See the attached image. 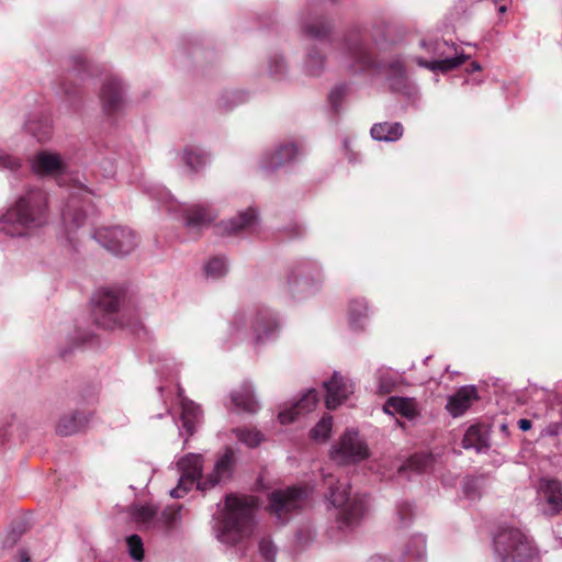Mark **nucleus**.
I'll list each match as a JSON object with an SVG mask.
<instances>
[{"instance_id":"obj_1","label":"nucleus","mask_w":562,"mask_h":562,"mask_svg":"<svg viewBox=\"0 0 562 562\" xmlns=\"http://www.w3.org/2000/svg\"><path fill=\"white\" fill-rule=\"evenodd\" d=\"M48 215L47 193L29 188L0 215V232L12 238L30 237L48 223Z\"/></svg>"},{"instance_id":"obj_2","label":"nucleus","mask_w":562,"mask_h":562,"mask_svg":"<svg viewBox=\"0 0 562 562\" xmlns=\"http://www.w3.org/2000/svg\"><path fill=\"white\" fill-rule=\"evenodd\" d=\"M213 516V531L222 543L236 546L254 530L257 501L252 496L227 495L224 504H218Z\"/></svg>"},{"instance_id":"obj_3","label":"nucleus","mask_w":562,"mask_h":562,"mask_svg":"<svg viewBox=\"0 0 562 562\" xmlns=\"http://www.w3.org/2000/svg\"><path fill=\"white\" fill-rule=\"evenodd\" d=\"M177 467L180 477L177 487L170 491V496L181 498L194 485H196L198 490L206 491L229 479L235 468V454L231 448H227L215 462L213 471L204 480L202 477V454L188 453L179 459Z\"/></svg>"},{"instance_id":"obj_4","label":"nucleus","mask_w":562,"mask_h":562,"mask_svg":"<svg viewBox=\"0 0 562 562\" xmlns=\"http://www.w3.org/2000/svg\"><path fill=\"white\" fill-rule=\"evenodd\" d=\"M279 329L278 314L263 305L236 312L228 324L229 335L235 339L244 338L250 330L256 347L274 338Z\"/></svg>"},{"instance_id":"obj_5","label":"nucleus","mask_w":562,"mask_h":562,"mask_svg":"<svg viewBox=\"0 0 562 562\" xmlns=\"http://www.w3.org/2000/svg\"><path fill=\"white\" fill-rule=\"evenodd\" d=\"M341 61L346 67L355 70L376 68L384 71L389 80L401 81L405 77V67L400 58L378 61L369 49L368 44L358 34L346 38L341 52Z\"/></svg>"},{"instance_id":"obj_6","label":"nucleus","mask_w":562,"mask_h":562,"mask_svg":"<svg viewBox=\"0 0 562 562\" xmlns=\"http://www.w3.org/2000/svg\"><path fill=\"white\" fill-rule=\"evenodd\" d=\"M323 479L328 487L330 503L340 508L337 515L338 528L344 532L353 530L364 515V499L357 495L351 497L350 484L346 477L336 480L333 474L324 473Z\"/></svg>"},{"instance_id":"obj_7","label":"nucleus","mask_w":562,"mask_h":562,"mask_svg":"<svg viewBox=\"0 0 562 562\" xmlns=\"http://www.w3.org/2000/svg\"><path fill=\"white\" fill-rule=\"evenodd\" d=\"M149 194L166 207L167 212L181 217L184 226L191 232L199 233L215 218L211 209L200 204H182L165 188H153Z\"/></svg>"},{"instance_id":"obj_8","label":"nucleus","mask_w":562,"mask_h":562,"mask_svg":"<svg viewBox=\"0 0 562 562\" xmlns=\"http://www.w3.org/2000/svg\"><path fill=\"white\" fill-rule=\"evenodd\" d=\"M493 549L499 562H529L536 554L528 536L514 527L498 530L493 539Z\"/></svg>"},{"instance_id":"obj_9","label":"nucleus","mask_w":562,"mask_h":562,"mask_svg":"<svg viewBox=\"0 0 562 562\" xmlns=\"http://www.w3.org/2000/svg\"><path fill=\"white\" fill-rule=\"evenodd\" d=\"M323 281L321 265L314 260H303L292 267L286 283L291 294L301 300L316 293Z\"/></svg>"},{"instance_id":"obj_10","label":"nucleus","mask_w":562,"mask_h":562,"mask_svg":"<svg viewBox=\"0 0 562 562\" xmlns=\"http://www.w3.org/2000/svg\"><path fill=\"white\" fill-rule=\"evenodd\" d=\"M422 47L434 57L432 60H425L422 57H416L415 61L431 71H449L461 66L469 56L459 53L458 47L453 43L445 40H435L431 42L422 41Z\"/></svg>"},{"instance_id":"obj_11","label":"nucleus","mask_w":562,"mask_h":562,"mask_svg":"<svg viewBox=\"0 0 562 562\" xmlns=\"http://www.w3.org/2000/svg\"><path fill=\"white\" fill-rule=\"evenodd\" d=\"M93 238L115 256L130 255L137 246L138 238L128 227L108 226L98 228Z\"/></svg>"},{"instance_id":"obj_12","label":"nucleus","mask_w":562,"mask_h":562,"mask_svg":"<svg viewBox=\"0 0 562 562\" xmlns=\"http://www.w3.org/2000/svg\"><path fill=\"white\" fill-rule=\"evenodd\" d=\"M92 192L83 184L74 187L61 209V220L65 227L75 231L82 226L87 220Z\"/></svg>"},{"instance_id":"obj_13","label":"nucleus","mask_w":562,"mask_h":562,"mask_svg":"<svg viewBox=\"0 0 562 562\" xmlns=\"http://www.w3.org/2000/svg\"><path fill=\"white\" fill-rule=\"evenodd\" d=\"M369 457V448L355 429H347L330 450V459L338 464L360 462Z\"/></svg>"},{"instance_id":"obj_14","label":"nucleus","mask_w":562,"mask_h":562,"mask_svg":"<svg viewBox=\"0 0 562 562\" xmlns=\"http://www.w3.org/2000/svg\"><path fill=\"white\" fill-rule=\"evenodd\" d=\"M307 496V490L302 487L274 491L269 496L268 508L281 524H284L288 520L286 515L301 508L306 502Z\"/></svg>"},{"instance_id":"obj_15","label":"nucleus","mask_w":562,"mask_h":562,"mask_svg":"<svg viewBox=\"0 0 562 562\" xmlns=\"http://www.w3.org/2000/svg\"><path fill=\"white\" fill-rule=\"evenodd\" d=\"M537 506L542 515L553 517L562 512V482L541 477L537 486Z\"/></svg>"},{"instance_id":"obj_16","label":"nucleus","mask_w":562,"mask_h":562,"mask_svg":"<svg viewBox=\"0 0 562 562\" xmlns=\"http://www.w3.org/2000/svg\"><path fill=\"white\" fill-rule=\"evenodd\" d=\"M126 87L122 79L111 76L108 77L100 90V102L103 112L108 116L120 114L125 106Z\"/></svg>"},{"instance_id":"obj_17","label":"nucleus","mask_w":562,"mask_h":562,"mask_svg":"<svg viewBox=\"0 0 562 562\" xmlns=\"http://www.w3.org/2000/svg\"><path fill=\"white\" fill-rule=\"evenodd\" d=\"M323 385L326 391L325 403L328 409L337 408L353 393L352 382L338 372H334L331 379L324 381Z\"/></svg>"},{"instance_id":"obj_18","label":"nucleus","mask_w":562,"mask_h":562,"mask_svg":"<svg viewBox=\"0 0 562 562\" xmlns=\"http://www.w3.org/2000/svg\"><path fill=\"white\" fill-rule=\"evenodd\" d=\"M31 168L33 172L40 176H58L66 170L67 162L56 151L41 150L33 156Z\"/></svg>"},{"instance_id":"obj_19","label":"nucleus","mask_w":562,"mask_h":562,"mask_svg":"<svg viewBox=\"0 0 562 562\" xmlns=\"http://www.w3.org/2000/svg\"><path fill=\"white\" fill-rule=\"evenodd\" d=\"M259 224L258 211L250 206L238 212L227 221H222L218 227L226 235H239L254 232Z\"/></svg>"},{"instance_id":"obj_20","label":"nucleus","mask_w":562,"mask_h":562,"mask_svg":"<svg viewBox=\"0 0 562 562\" xmlns=\"http://www.w3.org/2000/svg\"><path fill=\"white\" fill-rule=\"evenodd\" d=\"M300 155L296 144L289 142L281 144L276 150L266 153L260 161L263 171L272 172L278 168L293 162Z\"/></svg>"},{"instance_id":"obj_21","label":"nucleus","mask_w":562,"mask_h":562,"mask_svg":"<svg viewBox=\"0 0 562 562\" xmlns=\"http://www.w3.org/2000/svg\"><path fill=\"white\" fill-rule=\"evenodd\" d=\"M24 128L37 142H47L53 134L52 116L45 111L33 112L27 116Z\"/></svg>"},{"instance_id":"obj_22","label":"nucleus","mask_w":562,"mask_h":562,"mask_svg":"<svg viewBox=\"0 0 562 562\" xmlns=\"http://www.w3.org/2000/svg\"><path fill=\"white\" fill-rule=\"evenodd\" d=\"M318 402V393L316 390H308L303 397L294 403L290 408L282 409L278 418L281 424H290L294 422L300 416L311 413L316 408Z\"/></svg>"},{"instance_id":"obj_23","label":"nucleus","mask_w":562,"mask_h":562,"mask_svg":"<svg viewBox=\"0 0 562 562\" xmlns=\"http://www.w3.org/2000/svg\"><path fill=\"white\" fill-rule=\"evenodd\" d=\"M231 404L236 412L255 414L260 405L255 397L254 386L249 382H244L238 389L231 393Z\"/></svg>"},{"instance_id":"obj_24","label":"nucleus","mask_w":562,"mask_h":562,"mask_svg":"<svg viewBox=\"0 0 562 562\" xmlns=\"http://www.w3.org/2000/svg\"><path fill=\"white\" fill-rule=\"evenodd\" d=\"M477 400V390L473 385L462 386L456 394L448 398L447 411L453 416L458 417L465 413V411Z\"/></svg>"},{"instance_id":"obj_25","label":"nucleus","mask_w":562,"mask_h":562,"mask_svg":"<svg viewBox=\"0 0 562 562\" xmlns=\"http://www.w3.org/2000/svg\"><path fill=\"white\" fill-rule=\"evenodd\" d=\"M88 423L89 416L85 413L79 411L69 412L59 418L56 432L60 436H71L85 429Z\"/></svg>"},{"instance_id":"obj_26","label":"nucleus","mask_w":562,"mask_h":562,"mask_svg":"<svg viewBox=\"0 0 562 562\" xmlns=\"http://www.w3.org/2000/svg\"><path fill=\"white\" fill-rule=\"evenodd\" d=\"M179 397H182L181 391H179ZM200 420H201L200 407L192 401H189L187 398H181V415H180L181 426H180V428L184 429L186 435H187L184 442H187L188 438L194 434L195 427L200 423Z\"/></svg>"},{"instance_id":"obj_27","label":"nucleus","mask_w":562,"mask_h":562,"mask_svg":"<svg viewBox=\"0 0 562 562\" xmlns=\"http://www.w3.org/2000/svg\"><path fill=\"white\" fill-rule=\"evenodd\" d=\"M383 411L387 414H400L408 419L418 415L417 402L411 397H390L383 405Z\"/></svg>"},{"instance_id":"obj_28","label":"nucleus","mask_w":562,"mask_h":562,"mask_svg":"<svg viewBox=\"0 0 562 562\" xmlns=\"http://www.w3.org/2000/svg\"><path fill=\"white\" fill-rule=\"evenodd\" d=\"M180 159L191 172L202 170L211 160L210 155L205 150L193 145H188L183 148Z\"/></svg>"},{"instance_id":"obj_29","label":"nucleus","mask_w":562,"mask_h":562,"mask_svg":"<svg viewBox=\"0 0 562 562\" xmlns=\"http://www.w3.org/2000/svg\"><path fill=\"white\" fill-rule=\"evenodd\" d=\"M326 65V58L316 46H311L303 59L302 71L307 77H319Z\"/></svg>"},{"instance_id":"obj_30","label":"nucleus","mask_w":562,"mask_h":562,"mask_svg":"<svg viewBox=\"0 0 562 562\" xmlns=\"http://www.w3.org/2000/svg\"><path fill=\"white\" fill-rule=\"evenodd\" d=\"M403 132V125L398 122L375 123L370 131L372 138L379 142H396Z\"/></svg>"},{"instance_id":"obj_31","label":"nucleus","mask_w":562,"mask_h":562,"mask_svg":"<svg viewBox=\"0 0 562 562\" xmlns=\"http://www.w3.org/2000/svg\"><path fill=\"white\" fill-rule=\"evenodd\" d=\"M348 319L352 330H362L366 328L369 319V308L364 300L356 299L350 301Z\"/></svg>"},{"instance_id":"obj_32","label":"nucleus","mask_w":562,"mask_h":562,"mask_svg":"<svg viewBox=\"0 0 562 562\" xmlns=\"http://www.w3.org/2000/svg\"><path fill=\"white\" fill-rule=\"evenodd\" d=\"M303 32L317 40L327 37L331 31V24L323 16L308 15L302 21Z\"/></svg>"},{"instance_id":"obj_33","label":"nucleus","mask_w":562,"mask_h":562,"mask_svg":"<svg viewBox=\"0 0 562 562\" xmlns=\"http://www.w3.org/2000/svg\"><path fill=\"white\" fill-rule=\"evenodd\" d=\"M404 562H425L426 539L422 535L413 536L404 546L402 551Z\"/></svg>"},{"instance_id":"obj_34","label":"nucleus","mask_w":562,"mask_h":562,"mask_svg":"<svg viewBox=\"0 0 562 562\" xmlns=\"http://www.w3.org/2000/svg\"><path fill=\"white\" fill-rule=\"evenodd\" d=\"M267 75L276 80H284L289 75V65L283 54L272 52L267 57Z\"/></svg>"},{"instance_id":"obj_35","label":"nucleus","mask_w":562,"mask_h":562,"mask_svg":"<svg viewBox=\"0 0 562 562\" xmlns=\"http://www.w3.org/2000/svg\"><path fill=\"white\" fill-rule=\"evenodd\" d=\"M464 449H474L476 452L487 448L486 437L480 426L473 425L468 428L462 439Z\"/></svg>"},{"instance_id":"obj_36","label":"nucleus","mask_w":562,"mask_h":562,"mask_svg":"<svg viewBox=\"0 0 562 562\" xmlns=\"http://www.w3.org/2000/svg\"><path fill=\"white\" fill-rule=\"evenodd\" d=\"M97 305L109 314L115 313L121 305V295L115 290H101L97 296Z\"/></svg>"},{"instance_id":"obj_37","label":"nucleus","mask_w":562,"mask_h":562,"mask_svg":"<svg viewBox=\"0 0 562 562\" xmlns=\"http://www.w3.org/2000/svg\"><path fill=\"white\" fill-rule=\"evenodd\" d=\"M204 272L207 278L221 279L228 272V262L224 256H214L204 265Z\"/></svg>"},{"instance_id":"obj_38","label":"nucleus","mask_w":562,"mask_h":562,"mask_svg":"<svg viewBox=\"0 0 562 562\" xmlns=\"http://www.w3.org/2000/svg\"><path fill=\"white\" fill-rule=\"evenodd\" d=\"M69 76L83 81L90 76V64L83 55H74L69 59Z\"/></svg>"},{"instance_id":"obj_39","label":"nucleus","mask_w":562,"mask_h":562,"mask_svg":"<svg viewBox=\"0 0 562 562\" xmlns=\"http://www.w3.org/2000/svg\"><path fill=\"white\" fill-rule=\"evenodd\" d=\"M233 432L236 438L248 448L258 447L265 439L263 435L256 429L235 428L233 429Z\"/></svg>"},{"instance_id":"obj_40","label":"nucleus","mask_w":562,"mask_h":562,"mask_svg":"<svg viewBox=\"0 0 562 562\" xmlns=\"http://www.w3.org/2000/svg\"><path fill=\"white\" fill-rule=\"evenodd\" d=\"M486 486L484 477H465L462 484V490L467 498L471 501L479 499L482 495V491Z\"/></svg>"},{"instance_id":"obj_41","label":"nucleus","mask_w":562,"mask_h":562,"mask_svg":"<svg viewBox=\"0 0 562 562\" xmlns=\"http://www.w3.org/2000/svg\"><path fill=\"white\" fill-rule=\"evenodd\" d=\"M431 461L432 460L429 456L415 454L400 467L398 472L403 473L406 470H412L419 473L425 471L431 464Z\"/></svg>"},{"instance_id":"obj_42","label":"nucleus","mask_w":562,"mask_h":562,"mask_svg":"<svg viewBox=\"0 0 562 562\" xmlns=\"http://www.w3.org/2000/svg\"><path fill=\"white\" fill-rule=\"evenodd\" d=\"M378 391L382 394H389L394 391L397 384V376L395 373L380 370L378 372Z\"/></svg>"},{"instance_id":"obj_43","label":"nucleus","mask_w":562,"mask_h":562,"mask_svg":"<svg viewBox=\"0 0 562 562\" xmlns=\"http://www.w3.org/2000/svg\"><path fill=\"white\" fill-rule=\"evenodd\" d=\"M132 517L138 524L148 525L157 514V508L153 505H137L132 508Z\"/></svg>"},{"instance_id":"obj_44","label":"nucleus","mask_w":562,"mask_h":562,"mask_svg":"<svg viewBox=\"0 0 562 562\" xmlns=\"http://www.w3.org/2000/svg\"><path fill=\"white\" fill-rule=\"evenodd\" d=\"M333 427V417L324 416L317 425L311 430V437L314 440L325 441L331 431Z\"/></svg>"},{"instance_id":"obj_45","label":"nucleus","mask_w":562,"mask_h":562,"mask_svg":"<svg viewBox=\"0 0 562 562\" xmlns=\"http://www.w3.org/2000/svg\"><path fill=\"white\" fill-rule=\"evenodd\" d=\"M126 544L131 558L135 561H142L144 559L143 541L139 536L132 535L126 538Z\"/></svg>"},{"instance_id":"obj_46","label":"nucleus","mask_w":562,"mask_h":562,"mask_svg":"<svg viewBox=\"0 0 562 562\" xmlns=\"http://www.w3.org/2000/svg\"><path fill=\"white\" fill-rule=\"evenodd\" d=\"M259 553L266 562H274L277 547L269 538H262L259 542Z\"/></svg>"},{"instance_id":"obj_47","label":"nucleus","mask_w":562,"mask_h":562,"mask_svg":"<svg viewBox=\"0 0 562 562\" xmlns=\"http://www.w3.org/2000/svg\"><path fill=\"white\" fill-rule=\"evenodd\" d=\"M347 86L345 85H339V86H336L328 94V100H329V103L331 105V108L335 110V111H338L341 103H342V100L347 93Z\"/></svg>"},{"instance_id":"obj_48","label":"nucleus","mask_w":562,"mask_h":562,"mask_svg":"<svg viewBox=\"0 0 562 562\" xmlns=\"http://www.w3.org/2000/svg\"><path fill=\"white\" fill-rule=\"evenodd\" d=\"M397 518L402 527L406 526L414 516V507L409 502H402L397 505Z\"/></svg>"},{"instance_id":"obj_49","label":"nucleus","mask_w":562,"mask_h":562,"mask_svg":"<svg viewBox=\"0 0 562 562\" xmlns=\"http://www.w3.org/2000/svg\"><path fill=\"white\" fill-rule=\"evenodd\" d=\"M20 167H21L20 158L14 157L0 148V168L13 171V170L19 169Z\"/></svg>"},{"instance_id":"obj_50","label":"nucleus","mask_w":562,"mask_h":562,"mask_svg":"<svg viewBox=\"0 0 562 562\" xmlns=\"http://www.w3.org/2000/svg\"><path fill=\"white\" fill-rule=\"evenodd\" d=\"M162 517L169 527H173L180 519V507H168L164 510Z\"/></svg>"},{"instance_id":"obj_51","label":"nucleus","mask_w":562,"mask_h":562,"mask_svg":"<svg viewBox=\"0 0 562 562\" xmlns=\"http://www.w3.org/2000/svg\"><path fill=\"white\" fill-rule=\"evenodd\" d=\"M22 532H23L22 530L19 532H16L15 530H12V532L4 540V546L13 547L16 543V541L19 540Z\"/></svg>"},{"instance_id":"obj_52","label":"nucleus","mask_w":562,"mask_h":562,"mask_svg":"<svg viewBox=\"0 0 562 562\" xmlns=\"http://www.w3.org/2000/svg\"><path fill=\"white\" fill-rule=\"evenodd\" d=\"M518 427L522 431H527L531 428V420L521 418L518 420Z\"/></svg>"},{"instance_id":"obj_53","label":"nucleus","mask_w":562,"mask_h":562,"mask_svg":"<svg viewBox=\"0 0 562 562\" xmlns=\"http://www.w3.org/2000/svg\"><path fill=\"white\" fill-rule=\"evenodd\" d=\"M368 562H392V561H390V560H389L386 557H384V555L375 554V555L370 557V559L368 560Z\"/></svg>"},{"instance_id":"obj_54","label":"nucleus","mask_w":562,"mask_h":562,"mask_svg":"<svg viewBox=\"0 0 562 562\" xmlns=\"http://www.w3.org/2000/svg\"><path fill=\"white\" fill-rule=\"evenodd\" d=\"M467 3L464 0H458V3L456 5V9L458 10V12H465L467 11Z\"/></svg>"},{"instance_id":"obj_55","label":"nucleus","mask_w":562,"mask_h":562,"mask_svg":"<svg viewBox=\"0 0 562 562\" xmlns=\"http://www.w3.org/2000/svg\"><path fill=\"white\" fill-rule=\"evenodd\" d=\"M21 562H30V557L25 550L20 551Z\"/></svg>"},{"instance_id":"obj_56","label":"nucleus","mask_w":562,"mask_h":562,"mask_svg":"<svg viewBox=\"0 0 562 562\" xmlns=\"http://www.w3.org/2000/svg\"><path fill=\"white\" fill-rule=\"evenodd\" d=\"M61 89H63V91L65 92V94H66V95H69V97L76 93V91H72V90H70L69 88H67V86H66V83H65V82H63V85H61Z\"/></svg>"},{"instance_id":"obj_57","label":"nucleus","mask_w":562,"mask_h":562,"mask_svg":"<svg viewBox=\"0 0 562 562\" xmlns=\"http://www.w3.org/2000/svg\"><path fill=\"white\" fill-rule=\"evenodd\" d=\"M471 71H479L482 69L481 65L477 61H473L470 65Z\"/></svg>"},{"instance_id":"obj_58","label":"nucleus","mask_w":562,"mask_h":562,"mask_svg":"<svg viewBox=\"0 0 562 562\" xmlns=\"http://www.w3.org/2000/svg\"><path fill=\"white\" fill-rule=\"evenodd\" d=\"M506 11H507V7H506V5H501V7L498 8V12H499L501 14L505 13Z\"/></svg>"},{"instance_id":"obj_59","label":"nucleus","mask_w":562,"mask_h":562,"mask_svg":"<svg viewBox=\"0 0 562 562\" xmlns=\"http://www.w3.org/2000/svg\"><path fill=\"white\" fill-rule=\"evenodd\" d=\"M297 541H299L300 543H303V541H302V531H300V532L297 533Z\"/></svg>"},{"instance_id":"obj_60","label":"nucleus","mask_w":562,"mask_h":562,"mask_svg":"<svg viewBox=\"0 0 562 562\" xmlns=\"http://www.w3.org/2000/svg\"><path fill=\"white\" fill-rule=\"evenodd\" d=\"M307 532H308V536H307V539L304 541V543H307V542H308V539H311V538H312V533H311V531H307Z\"/></svg>"},{"instance_id":"obj_61","label":"nucleus","mask_w":562,"mask_h":562,"mask_svg":"<svg viewBox=\"0 0 562 562\" xmlns=\"http://www.w3.org/2000/svg\"><path fill=\"white\" fill-rule=\"evenodd\" d=\"M347 145H348V142H347V139H345L344 140V146L347 147Z\"/></svg>"}]
</instances>
